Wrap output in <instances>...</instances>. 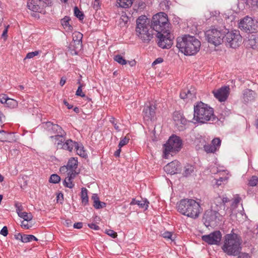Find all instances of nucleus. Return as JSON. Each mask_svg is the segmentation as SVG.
<instances>
[{
  "mask_svg": "<svg viewBox=\"0 0 258 258\" xmlns=\"http://www.w3.org/2000/svg\"><path fill=\"white\" fill-rule=\"evenodd\" d=\"M136 34L144 43H149L153 38V31L156 32L158 46L163 48H169L173 44V35L170 33L167 15L163 12L153 16L151 24L145 15L140 16L136 21Z\"/></svg>",
  "mask_w": 258,
  "mask_h": 258,
  "instance_id": "nucleus-1",
  "label": "nucleus"
},
{
  "mask_svg": "<svg viewBox=\"0 0 258 258\" xmlns=\"http://www.w3.org/2000/svg\"><path fill=\"white\" fill-rule=\"evenodd\" d=\"M176 47L184 55H192L199 51L201 42L193 36L184 35L177 38Z\"/></svg>",
  "mask_w": 258,
  "mask_h": 258,
  "instance_id": "nucleus-2",
  "label": "nucleus"
},
{
  "mask_svg": "<svg viewBox=\"0 0 258 258\" xmlns=\"http://www.w3.org/2000/svg\"><path fill=\"white\" fill-rule=\"evenodd\" d=\"M178 211L183 215L192 219L199 217L202 209L199 203L192 199L181 200L177 204Z\"/></svg>",
  "mask_w": 258,
  "mask_h": 258,
  "instance_id": "nucleus-3",
  "label": "nucleus"
},
{
  "mask_svg": "<svg viewBox=\"0 0 258 258\" xmlns=\"http://www.w3.org/2000/svg\"><path fill=\"white\" fill-rule=\"evenodd\" d=\"M241 240L236 233L227 234L224 238L223 251L228 255L237 256L241 250Z\"/></svg>",
  "mask_w": 258,
  "mask_h": 258,
  "instance_id": "nucleus-4",
  "label": "nucleus"
},
{
  "mask_svg": "<svg viewBox=\"0 0 258 258\" xmlns=\"http://www.w3.org/2000/svg\"><path fill=\"white\" fill-rule=\"evenodd\" d=\"M182 141L180 138L172 135L164 145V157L167 158L170 153L178 152L181 148Z\"/></svg>",
  "mask_w": 258,
  "mask_h": 258,
  "instance_id": "nucleus-5",
  "label": "nucleus"
},
{
  "mask_svg": "<svg viewBox=\"0 0 258 258\" xmlns=\"http://www.w3.org/2000/svg\"><path fill=\"white\" fill-rule=\"evenodd\" d=\"M225 32L217 28H211L205 32V37L208 42L215 46H218L223 41Z\"/></svg>",
  "mask_w": 258,
  "mask_h": 258,
  "instance_id": "nucleus-6",
  "label": "nucleus"
},
{
  "mask_svg": "<svg viewBox=\"0 0 258 258\" xmlns=\"http://www.w3.org/2000/svg\"><path fill=\"white\" fill-rule=\"evenodd\" d=\"M239 28L248 33H255L258 31V22L246 16L240 21Z\"/></svg>",
  "mask_w": 258,
  "mask_h": 258,
  "instance_id": "nucleus-7",
  "label": "nucleus"
},
{
  "mask_svg": "<svg viewBox=\"0 0 258 258\" xmlns=\"http://www.w3.org/2000/svg\"><path fill=\"white\" fill-rule=\"evenodd\" d=\"M225 40L227 45L233 48L239 47L242 40V37L238 31L228 32L225 34Z\"/></svg>",
  "mask_w": 258,
  "mask_h": 258,
  "instance_id": "nucleus-8",
  "label": "nucleus"
},
{
  "mask_svg": "<svg viewBox=\"0 0 258 258\" xmlns=\"http://www.w3.org/2000/svg\"><path fill=\"white\" fill-rule=\"evenodd\" d=\"M51 0H28L27 2L28 9L38 13H41L44 8L51 6Z\"/></svg>",
  "mask_w": 258,
  "mask_h": 258,
  "instance_id": "nucleus-9",
  "label": "nucleus"
},
{
  "mask_svg": "<svg viewBox=\"0 0 258 258\" xmlns=\"http://www.w3.org/2000/svg\"><path fill=\"white\" fill-rule=\"evenodd\" d=\"M192 119L190 121L194 123H205L207 121L214 122L218 119L215 114H190L188 118Z\"/></svg>",
  "mask_w": 258,
  "mask_h": 258,
  "instance_id": "nucleus-10",
  "label": "nucleus"
},
{
  "mask_svg": "<svg viewBox=\"0 0 258 258\" xmlns=\"http://www.w3.org/2000/svg\"><path fill=\"white\" fill-rule=\"evenodd\" d=\"M45 127L50 135L55 134L54 136H51L50 137L55 140H58V138L62 139L66 135L62 128L57 124H53L51 122H47L45 123ZM60 141L62 142V139H61Z\"/></svg>",
  "mask_w": 258,
  "mask_h": 258,
  "instance_id": "nucleus-11",
  "label": "nucleus"
},
{
  "mask_svg": "<svg viewBox=\"0 0 258 258\" xmlns=\"http://www.w3.org/2000/svg\"><path fill=\"white\" fill-rule=\"evenodd\" d=\"M221 232L219 231H215L208 235L202 236V239L209 244L218 245L221 241Z\"/></svg>",
  "mask_w": 258,
  "mask_h": 258,
  "instance_id": "nucleus-12",
  "label": "nucleus"
},
{
  "mask_svg": "<svg viewBox=\"0 0 258 258\" xmlns=\"http://www.w3.org/2000/svg\"><path fill=\"white\" fill-rule=\"evenodd\" d=\"M78 166V160L75 158H71L68 162L67 165L61 166L59 171L61 174L71 173L77 174L76 171Z\"/></svg>",
  "mask_w": 258,
  "mask_h": 258,
  "instance_id": "nucleus-13",
  "label": "nucleus"
},
{
  "mask_svg": "<svg viewBox=\"0 0 258 258\" xmlns=\"http://www.w3.org/2000/svg\"><path fill=\"white\" fill-rule=\"evenodd\" d=\"M230 88L229 86H223L219 89L212 91L214 97L220 102L225 101L229 94Z\"/></svg>",
  "mask_w": 258,
  "mask_h": 258,
  "instance_id": "nucleus-14",
  "label": "nucleus"
},
{
  "mask_svg": "<svg viewBox=\"0 0 258 258\" xmlns=\"http://www.w3.org/2000/svg\"><path fill=\"white\" fill-rule=\"evenodd\" d=\"M77 37L79 38L76 41H74L70 44V48H72V53L74 54H77L79 51H80L82 48V39L83 35L79 32H76L74 33V38Z\"/></svg>",
  "mask_w": 258,
  "mask_h": 258,
  "instance_id": "nucleus-15",
  "label": "nucleus"
},
{
  "mask_svg": "<svg viewBox=\"0 0 258 258\" xmlns=\"http://www.w3.org/2000/svg\"><path fill=\"white\" fill-rule=\"evenodd\" d=\"M181 168L180 163L177 160L173 161L167 164L164 169L165 172L170 174L177 173Z\"/></svg>",
  "mask_w": 258,
  "mask_h": 258,
  "instance_id": "nucleus-16",
  "label": "nucleus"
},
{
  "mask_svg": "<svg viewBox=\"0 0 258 258\" xmlns=\"http://www.w3.org/2000/svg\"><path fill=\"white\" fill-rule=\"evenodd\" d=\"M214 113V109L208 104L202 101L197 102L194 105V113Z\"/></svg>",
  "mask_w": 258,
  "mask_h": 258,
  "instance_id": "nucleus-17",
  "label": "nucleus"
},
{
  "mask_svg": "<svg viewBox=\"0 0 258 258\" xmlns=\"http://www.w3.org/2000/svg\"><path fill=\"white\" fill-rule=\"evenodd\" d=\"M173 120L175 125L178 127V130L182 131L184 129V126L187 122V120L182 116V114H174Z\"/></svg>",
  "mask_w": 258,
  "mask_h": 258,
  "instance_id": "nucleus-18",
  "label": "nucleus"
},
{
  "mask_svg": "<svg viewBox=\"0 0 258 258\" xmlns=\"http://www.w3.org/2000/svg\"><path fill=\"white\" fill-rule=\"evenodd\" d=\"M255 96L256 93L250 89H246L243 91L242 100L244 103L253 101Z\"/></svg>",
  "mask_w": 258,
  "mask_h": 258,
  "instance_id": "nucleus-19",
  "label": "nucleus"
},
{
  "mask_svg": "<svg viewBox=\"0 0 258 258\" xmlns=\"http://www.w3.org/2000/svg\"><path fill=\"white\" fill-rule=\"evenodd\" d=\"M196 92L194 88H191L189 90H183L180 94V97L182 99L192 100L196 98Z\"/></svg>",
  "mask_w": 258,
  "mask_h": 258,
  "instance_id": "nucleus-20",
  "label": "nucleus"
},
{
  "mask_svg": "<svg viewBox=\"0 0 258 258\" xmlns=\"http://www.w3.org/2000/svg\"><path fill=\"white\" fill-rule=\"evenodd\" d=\"M246 46L258 51V35H252L246 42Z\"/></svg>",
  "mask_w": 258,
  "mask_h": 258,
  "instance_id": "nucleus-21",
  "label": "nucleus"
},
{
  "mask_svg": "<svg viewBox=\"0 0 258 258\" xmlns=\"http://www.w3.org/2000/svg\"><path fill=\"white\" fill-rule=\"evenodd\" d=\"M77 174H73V172L71 173H67V176L65 178L63 181V185L70 188H72L74 187V184L72 182V180L76 177Z\"/></svg>",
  "mask_w": 258,
  "mask_h": 258,
  "instance_id": "nucleus-22",
  "label": "nucleus"
},
{
  "mask_svg": "<svg viewBox=\"0 0 258 258\" xmlns=\"http://www.w3.org/2000/svg\"><path fill=\"white\" fill-rule=\"evenodd\" d=\"M157 111V107L154 103L147 102L143 108V113H154Z\"/></svg>",
  "mask_w": 258,
  "mask_h": 258,
  "instance_id": "nucleus-23",
  "label": "nucleus"
},
{
  "mask_svg": "<svg viewBox=\"0 0 258 258\" xmlns=\"http://www.w3.org/2000/svg\"><path fill=\"white\" fill-rule=\"evenodd\" d=\"M149 202L147 200H137L133 199L130 203L131 205H137L140 208H144L146 210L148 207Z\"/></svg>",
  "mask_w": 258,
  "mask_h": 258,
  "instance_id": "nucleus-24",
  "label": "nucleus"
},
{
  "mask_svg": "<svg viewBox=\"0 0 258 258\" xmlns=\"http://www.w3.org/2000/svg\"><path fill=\"white\" fill-rule=\"evenodd\" d=\"M92 199L94 201L93 206L96 209H99L104 208L106 206V204L104 202H100L97 195L94 194L92 196Z\"/></svg>",
  "mask_w": 258,
  "mask_h": 258,
  "instance_id": "nucleus-25",
  "label": "nucleus"
},
{
  "mask_svg": "<svg viewBox=\"0 0 258 258\" xmlns=\"http://www.w3.org/2000/svg\"><path fill=\"white\" fill-rule=\"evenodd\" d=\"M75 148L78 155L82 157H87V153L84 150V147L82 144L77 143L76 144H75Z\"/></svg>",
  "mask_w": 258,
  "mask_h": 258,
  "instance_id": "nucleus-26",
  "label": "nucleus"
},
{
  "mask_svg": "<svg viewBox=\"0 0 258 258\" xmlns=\"http://www.w3.org/2000/svg\"><path fill=\"white\" fill-rule=\"evenodd\" d=\"M134 0H117L119 7L123 8H127L132 5Z\"/></svg>",
  "mask_w": 258,
  "mask_h": 258,
  "instance_id": "nucleus-27",
  "label": "nucleus"
},
{
  "mask_svg": "<svg viewBox=\"0 0 258 258\" xmlns=\"http://www.w3.org/2000/svg\"><path fill=\"white\" fill-rule=\"evenodd\" d=\"M77 143L74 142L71 140H67L62 145V148L65 150L72 151L74 147H75V144Z\"/></svg>",
  "mask_w": 258,
  "mask_h": 258,
  "instance_id": "nucleus-28",
  "label": "nucleus"
},
{
  "mask_svg": "<svg viewBox=\"0 0 258 258\" xmlns=\"http://www.w3.org/2000/svg\"><path fill=\"white\" fill-rule=\"evenodd\" d=\"M194 171V167L191 165L187 164L184 167L183 175L184 176H188L191 175Z\"/></svg>",
  "mask_w": 258,
  "mask_h": 258,
  "instance_id": "nucleus-29",
  "label": "nucleus"
},
{
  "mask_svg": "<svg viewBox=\"0 0 258 258\" xmlns=\"http://www.w3.org/2000/svg\"><path fill=\"white\" fill-rule=\"evenodd\" d=\"M209 213H210L209 217L208 218V215H207L206 219L208 220L210 222L215 221L217 218H219L220 216V214L216 211H210Z\"/></svg>",
  "mask_w": 258,
  "mask_h": 258,
  "instance_id": "nucleus-30",
  "label": "nucleus"
},
{
  "mask_svg": "<svg viewBox=\"0 0 258 258\" xmlns=\"http://www.w3.org/2000/svg\"><path fill=\"white\" fill-rule=\"evenodd\" d=\"M81 199L82 203L85 205L88 202V197L87 194V189L83 187L81 190Z\"/></svg>",
  "mask_w": 258,
  "mask_h": 258,
  "instance_id": "nucleus-31",
  "label": "nucleus"
},
{
  "mask_svg": "<svg viewBox=\"0 0 258 258\" xmlns=\"http://www.w3.org/2000/svg\"><path fill=\"white\" fill-rule=\"evenodd\" d=\"M70 19L68 17H65L61 20V25L64 28H68L69 30H71L72 27L70 25Z\"/></svg>",
  "mask_w": 258,
  "mask_h": 258,
  "instance_id": "nucleus-32",
  "label": "nucleus"
},
{
  "mask_svg": "<svg viewBox=\"0 0 258 258\" xmlns=\"http://www.w3.org/2000/svg\"><path fill=\"white\" fill-rule=\"evenodd\" d=\"M6 105L9 108H14L18 106V102L16 100L9 98Z\"/></svg>",
  "mask_w": 258,
  "mask_h": 258,
  "instance_id": "nucleus-33",
  "label": "nucleus"
},
{
  "mask_svg": "<svg viewBox=\"0 0 258 258\" xmlns=\"http://www.w3.org/2000/svg\"><path fill=\"white\" fill-rule=\"evenodd\" d=\"M19 216L23 219H24V221H29L32 219L33 216L31 213H28L25 212H23L22 213H20L19 214Z\"/></svg>",
  "mask_w": 258,
  "mask_h": 258,
  "instance_id": "nucleus-34",
  "label": "nucleus"
},
{
  "mask_svg": "<svg viewBox=\"0 0 258 258\" xmlns=\"http://www.w3.org/2000/svg\"><path fill=\"white\" fill-rule=\"evenodd\" d=\"M114 59L118 63L124 65L127 63V60L123 58V57L119 54L116 55L114 56Z\"/></svg>",
  "mask_w": 258,
  "mask_h": 258,
  "instance_id": "nucleus-35",
  "label": "nucleus"
},
{
  "mask_svg": "<svg viewBox=\"0 0 258 258\" xmlns=\"http://www.w3.org/2000/svg\"><path fill=\"white\" fill-rule=\"evenodd\" d=\"M258 184V177L252 176L248 180V185L250 186H255Z\"/></svg>",
  "mask_w": 258,
  "mask_h": 258,
  "instance_id": "nucleus-36",
  "label": "nucleus"
},
{
  "mask_svg": "<svg viewBox=\"0 0 258 258\" xmlns=\"http://www.w3.org/2000/svg\"><path fill=\"white\" fill-rule=\"evenodd\" d=\"M246 5L255 9L258 8V0H245Z\"/></svg>",
  "mask_w": 258,
  "mask_h": 258,
  "instance_id": "nucleus-37",
  "label": "nucleus"
},
{
  "mask_svg": "<svg viewBox=\"0 0 258 258\" xmlns=\"http://www.w3.org/2000/svg\"><path fill=\"white\" fill-rule=\"evenodd\" d=\"M204 148L207 153H214L217 151L216 148L212 145H205Z\"/></svg>",
  "mask_w": 258,
  "mask_h": 258,
  "instance_id": "nucleus-38",
  "label": "nucleus"
},
{
  "mask_svg": "<svg viewBox=\"0 0 258 258\" xmlns=\"http://www.w3.org/2000/svg\"><path fill=\"white\" fill-rule=\"evenodd\" d=\"M60 180V177L56 174H52L49 178V182L53 183H57Z\"/></svg>",
  "mask_w": 258,
  "mask_h": 258,
  "instance_id": "nucleus-39",
  "label": "nucleus"
},
{
  "mask_svg": "<svg viewBox=\"0 0 258 258\" xmlns=\"http://www.w3.org/2000/svg\"><path fill=\"white\" fill-rule=\"evenodd\" d=\"M74 14L76 17L78 18L80 20H83L84 19L83 13L79 10L78 7H75L74 8Z\"/></svg>",
  "mask_w": 258,
  "mask_h": 258,
  "instance_id": "nucleus-40",
  "label": "nucleus"
},
{
  "mask_svg": "<svg viewBox=\"0 0 258 258\" xmlns=\"http://www.w3.org/2000/svg\"><path fill=\"white\" fill-rule=\"evenodd\" d=\"M241 201V198H240L239 196H236L234 199V201H233L232 204H231V209L232 210L235 209L238 204L240 203Z\"/></svg>",
  "mask_w": 258,
  "mask_h": 258,
  "instance_id": "nucleus-41",
  "label": "nucleus"
},
{
  "mask_svg": "<svg viewBox=\"0 0 258 258\" xmlns=\"http://www.w3.org/2000/svg\"><path fill=\"white\" fill-rule=\"evenodd\" d=\"M8 133L4 130H0V141L5 142L8 139Z\"/></svg>",
  "mask_w": 258,
  "mask_h": 258,
  "instance_id": "nucleus-42",
  "label": "nucleus"
},
{
  "mask_svg": "<svg viewBox=\"0 0 258 258\" xmlns=\"http://www.w3.org/2000/svg\"><path fill=\"white\" fill-rule=\"evenodd\" d=\"M228 178L229 177L227 176L221 177L219 179L216 180V184L218 186H219L220 185H221L222 183H226L227 182Z\"/></svg>",
  "mask_w": 258,
  "mask_h": 258,
  "instance_id": "nucleus-43",
  "label": "nucleus"
},
{
  "mask_svg": "<svg viewBox=\"0 0 258 258\" xmlns=\"http://www.w3.org/2000/svg\"><path fill=\"white\" fill-rule=\"evenodd\" d=\"M221 142L220 139L218 138H216L212 141V145L214 146L216 148V150H217L221 145Z\"/></svg>",
  "mask_w": 258,
  "mask_h": 258,
  "instance_id": "nucleus-44",
  "label": "nucleus"
},
{
  "mask_svg": "<svg viewBox=\"0 0 258 258\" xmlns=\"http://www.w3.org/2000/svg\"><path fill=\"white\" fill-rule=\"evenodd\" d=\"M78 83L79 84V86L78 87V88L76 92V95L77 96L84 97L85 96V94L82 92V89L83 85V84H81V83L80 82H79Z\"/></svg>",
  "mask_w": 258,
  "mask_h": 258,
  "instance_id": "nucleus-45",
  "label": "nucleus"
},
{
  "mask_svg": "<svg viewBox=\"0 0 258 258\" xmlns=\"http://www.w3.org/2000/svg\"><path fill=\"white\" fill-rule=\"evenodd\" d=\"M40 53V51H35L33 52H29L27 54L26 56L25 57V59L26 58H31L33 57L38 55Z\"/></svg>",
  "mask_w": 258,
  "mask_h": 258,
  "instance_id": "nucleus-46",
  "label": "nucleus"
},
{
  "mask_svg": "<svg viewBox=\"0 0 258 258\" xmlns=\"http://www.w3.org/2000/svg\"><path fill=\"white\" fill-rule=\"evenodd\" d=\"M129 140L130 139L126 137H124L123 139L120 140L118 144V147L121 148L123 146L126 145L128 143Z\"/></svg>",
  "mask_w": 258,
  "mask_h": 258,
  "instance_id": "nucleus-47",
  "label": "nucleus"
},
{
  "mask_svg": "<svg viewBox=\"0 0 258 258\" xmlns=\"http://www.w3.org/2000/svg\"><path fill=\"white\" fill-rule=\"evenodd\" d=\"M15 207L16 208V212H17V214H18V215H19V214H20V213L23 212L22 211L23 210V208L20 203H16Z\"/></svg>",
  "mask_w": 258,
  "mask_h": 258,
  "instance_id": "nucleus-48",
  "label": "nucleus"
},
{
  "mask_svg": "<svg viewBox=\"0 0 258 258\" xmlns=\"http://www.w3.org/2000/svg\"><path fill=\"white\" fill-rule=\"evenodd\" d=\"M8 98H9V97L6 94H2L0 95V102L2 104H6Z\"/></svg>",
  "mask_w": 258,
  "mask_h": 258,
  "instance_id": "nucleus-49",
  "label": "nucleus"
},
{
  "mask_svg": "<svg viewBox=\"0 0 258 258\" xmlns=\"http://www.w3.org/2000/svg\"><path fill=\"white\" fill-rule=\"evenodd\" d=\"M105 233L107 235H109L110 236H111V237L114 238H116L117 236L116 232H114L112 230H110V229L106 230Z\"/></svg>",
  "mask_w": 258,
  "mask_h": 258,
  "instance_id": "nucleus-50",
  "label": "nucleus"
},
{
  "mask_svg": "<svg viewBox=\"0 0 258 258\" xmlns=\"http://www.w3.org/2000/svg\"><path fill=\"white\" fill-rule=\"evenodd\" d=\"M162 236L167 239L173 240L172 238V233L168 231H165L162 234Z\"/></svg>",
  "mask_w": 258,
  "mask_h": 258,
  "instance_id": "nucleus-51",
  "label": "nucleus"
},
{
  "mask_svg": "<svg viewBox=\"0 0 258 258\" xmlns=\"http://www.w3.org/2000/svg\"><path fill=\"white\" fill-rule=\"evenodd\" d=\"M30 237H31V235L24 234L23 242L27 243L32 241V238Z\"/></svg>",
  "mask_w": 258,
  "mask_h": 258,
  "instance_id": "nucleus-52",
  "label": "nucleus"
},
{
  "mask_svg": "<svg viewBox=\"0 0 258 258\" xmlns=\"http://www.w3.org/2000/svg\"><path fill=\"white\" fill-rule=\"evenodd\" d=\"M0 233L4 236H6L8 234V230L7 226H4L2 229Z\"/></svg>",
  "mask_w": 258,
  "mask_h": 258,
  "instance_id": "nucleus-53",
  "label": "nucleus"
},
{
  "mask_svg": "<svg viewBox=\"0 0 258 258\" xmlns=\"http://www.w3.org/2000/svg\"><path fill=\"white\" fill-rule=\"evenodd\" d=\"M28 221H23L21 223V226L26 229H28L31 227V226H30L28 223Z\"/></svg>",
  "mask_w": 258,
  "mask_h": 258,
  "instance_id": "nucleus-54",
  "label": "nucleus"
},
{
  "mask_svg": "<svg viewBox=\"0 0 258 258\" xmlns=\"http://www.w3.org/2000/svg\"><path fill=\"white\" fill-rule=\"evenodd\" d=\"M99 1L100 0H94L93 4V7L94 9L97 10L99 7Z\"/></svg>",
  "mask_w": 258,
  "mask_h": 258,
  "instance_id": "nucleus-55",
  "label": "nucleus"
},
{
  "mask_svg": "<svg viewBox=\"0 0 258 258\" xmlns=\"http://www.w3.org/2000/svg\"><path fill=\"white\" fill-rule=\"evenodd\" d=\"M6 120L5 116L4 114H0V126H3L4 122Z\"/></svg>",
  "mask_w": 258,
  "mask_h": 258,
  "instance_id": "nucleus-56",
  "label": "nucleus"
},
{
  "mask_svg": "<svg viewBox=\"0 0 258 258\" xmlns=\"http://www.w3.org/2000/svg\"><path fill=\"white\" fill-rule=\"evenodd\" d=\"M163 61V58H161V57H158V58H157L156 59H155L152 63V66H155L158 63H161Z\"/></svg>",
  "mask_w": 258,
  "mask_h": 258,
  "instance_id": "nucleus-57",
  "label": "nucleus"
},
{
  "mask_svg": "<svg viewBox=\"0 0 258 258\" xmlns=\"http://www.w3.org/2000/svg\"><path fill=\"white\" fill-rule=\"evenodd\" d=\"M88 226L91 229H94V230H98L99 227L98 226H97L96 224L94 223H90L88 224Z\"/></svg>",
  "mask_w": 258,
  "mask_h": 258,
  "instance_id": "nucleus-58",
  "label": "nucleus"
},
{
  "mask_svg": "<svg viewBox=\"0 0 258 258\" xmlns=\"http://www.w3.org/2000/svg\"><path fill=\"white\" fill-rule=\"evenodd\" d=\"M83 226V223L82 222L76 223L74 224V227L77 229H80Z\"/></svg>",
  "mask_w": 258,
  "mask_h": 258,
  "instance_id": "nucleus-59",
  "label": "nucleus"
},
{
  "mask_svg": "<svg viewBox=\"0 0 258 258\" xmlns=\"http://www.w3.org/2000/svg\"><path fill=\"white\" fill-rule=\"evenodd\" d=\"M15 237L16 239H17L18 240H20L22 242H23V235H22V234H21L20 233H18L17 235H15Z\"/></svg>",
  "mask_w": 258,
  "mask_h": 258,
  "instance_id": "nucleus-60",
  "label": "nucleus"
},
{
  "mask_svg": "<svg viewBox=\"0 0 258 258\" xmlns=\"http://www.w3.org/2000/svg\"><path fill=\"white\" fill-rule=\"evenodd\" d=\"M63 103L69 109H72L73 107V106L71 104H70L66 100H63Z\"/></svg>",
  "mask_w": 258,
  "mask_h": 258,
  "instance_id": "nucleus-61",
  "label": "nucleus"
},
{
  "mask_svg": "<svg viewBox=\"0 0 258 258\" xmlns=\"http://www.w3.org/2000/svg\"><path fill=\"white\" fill-rule=\"evenodd\" d=\"M238 258H250V256L248 254L244 253L239 256Z\"/></svg>",
  "mask_w": 258,
  "mask_h": 258,
  "instance_id": "nucleus-62",
  "label": "nucleus"
},
{
  "mask_svg": "<svg viewBox=\"0 0 258 258\" xmlns=\"http://www.w3.org/2000/svg\"><path fill=\"white\" fill-rule=\"evenodd\" d=\"M120 152H121V148H119V149L115 152L114 154V156L115 157H119Z\"/></svg>",
  "mask_w": 258,
  "mask_h": 258,
  "instance_id": "nucleus-63",
  "label": "nucleus"
},
{
  "mask_svg": "<svg viewBox=\"0 0 258 258\" xmlns=\"http://www.w3.org/2000/svg\"><path fill=\"white\" fill-rule=\"evenodd\" d=\"M65 83H66V79H64L63 78H61L60 79V83H59L60 85L61 86H62L64 85Z\"/></svg>",
  "mask_w": 258,
  "mask_h": 258,
  "instance_id": "nucleus-64",
  "label": "nucleus"
}]
</instances>
